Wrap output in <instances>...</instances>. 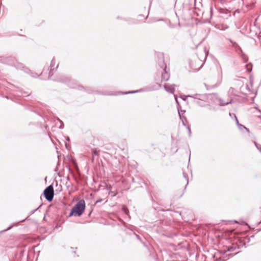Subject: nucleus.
I'll use <instances>...</instances> for the list:
<instances>
[{
	"label": "nucleus",
	"mask_w": 261,
	"mask_h": 261,
	"mask_svg": "<svg viewBox=\"0 0 261 261\" xmlns=\"http://www.w3.org/2000/svg\"><path fill=\"white\" fill-rule=\"evenodd\" d=\"M187 97H192L194 98V102L201 106H205V102H208V100H214L215 102H218L220 106H223L231 103L232 100L227 102H224L222 99L218 98L217 95L214 94H195L194 95H188Z\"/></svg>",
	"instance_id": "nucleus-1"
},
{
	"label": "nucleus",
	"mask_w": 261,
	"mask_h": 261,
	"mask_svg": "<svg viewBox=\"0 0 261 261\" xmlns=\"http://www.w3.org/2000/svg\"><path fill=\"white\" fill-rule=\"evenodd\" d=\"M85 208V202L84 200H80L73 207L69 217L72 216H80L83 214Z\"/></svg>",
	"instance_id": "nucleus-2"
},
{
	"label": "nucleus",
	"mask_w": 261,
	"mask_h": 261,
	"mask_svg": "<svg viewBox=\"0 0 261 261\" xmlns=\"http://www.w3.org/2000/svg\"><path fill=\"white\" fill-rule=\"evenodd\" d=\"M45 198L48 201H52L54 197V188L52 185L48 186L43 192Z\"/></svg>",
	"instance_id": "nucleus-3"
},
{
	"label": "nucleus",
	"mask_w": 261,
	"mask_h": 261,
	"mask_svg": "<svg viewBox=\"0 0 261 261\" xmlns=\"http://www.w3.org/2000/svg\"><path fill=\"white\" fill-rule=\"evenodd\" d=\"M203 64V60L196 58L194 61L190 63V66L194 70H199Z\"/></svg>",
	"instance_id": "nucleus-4"
},
{
	"label": "nucleus",
	"mask_w": 261,
	"mask_h": 261,
	"mask_svg": "<svg viewBox=\"0 0 261 261\" xmlns=\"http://www.w3.org/2000/svg\"><path fill=\"white\" fill-rule=\"evenodd\" d=\"M176 85L175 84H173L168 86L167 84L164 85V88L169 93H173L175 91V88Z\"/></svg>",
	"instance_id": "nucleus-5"
},
{
	"label": "nucleus",
	"mask_w": 261,
	"mask_h": 261,
	"mask_svg": "<svg viewBox=\"0 0 261 261\" xmlns=\"http://www.w3.org/2000/svg\"><path fill=\"white\" fill-rule=\"evenodd\" d=\"M169 77V74L166 71L165 68H163L162 72V81H167Z\"/></svg>",
	"instance_id": "nucleus-6"
},
{
	"label": "nucleus",
	"mask_w": 261,
	"mask_h": 261,
	"mask_svg": "<svg viewBox=\"0 0 261 261\" xmlns=\"http://www.w3.org/2000/svg\"><path fill=\"white\" fill-rule=\"evenodd\" d=\"M61 82H63V83H68V85L69 86L72 88H75V86H72L70 82V80L69 79L68 77H64L63 79H62L61 80H60Z\"/></svg>",
	"instance_id": "nucleus-7"
},
{
	"label": "nucleus",
	"mask_w": 261,
	"mask_h": 261,
	"mask_svg": "<svg viewBox=\"0 0 261 261\" xmlns=\"http://www.w3.org/2000/svg\"><path fill=\"white\" fill-rule=\"evenodd\" d=\"M216 28L220 30H225L228 28V26L226 24H218Z\"/></svg>",
	"instance_id": "nucleus-8"
},
{
	"label": "nucleus",
	"mask_w": 261,
	"mask_h": 261,
	"mask_svg": "<svg viewBox=\"0 0 261 261\" xmlns=\"http://www.w3.org/2000/svg\"><path fill=\"white\" fill-rule=\"evenodd\" d=\"M161 87L160 84H155L153 86V87L151 88L150 90H158Z\"/></svg>",
	"instance_id": "nucleus-9"
},
{
	"label": "nucleus",
	"mask_w": 261,
	"mask_h": 261,
	"mask_svg": "<svg viewBox=\"0 0 261 261\" xmlns=\"http://www.w3.org/2000/svg\"><path fill=\"white\" fill-rule=\"evenodd\" d=\"M217 68L218 71V73L219 74H222V68L219 64H217Z\"/></svg>",
	"instance_id": "nucleus-10"
},
{
	"label": "nucleus",
	"mask_w": 261,
	"mask_h": 261,
	"mask_svg": "<svg viewBox=\"0 0 261 261\" xmlns=\"http://www.w3.org/2000/svg\"><path fill=\"white\" fill-rule=\"evenodd\" d=\"M238 127H239L240 129H241V130H242L243 129H245L247 132H249V129L247 127H246L245 126H244V125H243L241 124L239 125Z\"/></svg>",
	"instance_id": "nucleus-11"
},
{
	"label": "nucleus",
	"mask_w": 261,
	"mask_h": 261,
	"mask_svg": "<svg viewBox=\"0 0 261 261\" xmlns=\"http://www.w3.org/2000/svg\"><path fill=\"white\" fill-rule=\"evenodd\" d=\"M254 144L257 149L261 152V145H258L256 142H254Z\"/></svg>",
	"instance_id": "nucleus-12"
},
{
	"label": "nucleus",
	"mask_w": 261,
	"mask_h": 261,
	"mask_svg": "<svg viewBox=\"0 0 261 261\" xmlns=\"http://www.w3.org/2000/svg\"><path fill=\"white\" fill-rule=\"evenodd\" d=\"M183 176L185 177V178L186 179V180H187V185L186 186V187L189 183L188 175L186 173H185V172H183Z\"/></svg>",
	"instance_id": "nucleus-13"
},
{
	"label": "nucleus",
	"mask_w": 261,
	"mask_h": 261,
	"mask_svg": "<svg viewBox=\"0 0 261 261\" xmlns=\"http://www.w3.org/2000/svg\"><path fill=\"white\" fill-rule=\"evenodd\" d=\"M140 90L139 91H129V92H125L124 93V94H129V93H136V92H138V91H140Z\"/></svg>",
	"instance_id": "nucleus-14"
},
{
	"label": "nucleus",
	"mask_w": 261,
	"mask_h": 261,
	"mask_svg": "<svg viewBox=\"0 0 261 261\" xmlns=\"http://www.w3.org/2000/svg\"><path fill=\"white\" fill-rule=\"evenodd\" d=\"M229 41L232 43L233 46H238V44L235 42L232 41L231 40L229 39Z\"/></svg>",
	"instance_id": "nucleus-15"
},
{
	"label": "nucleus",
	"mask_w": 261,
	"mask_h": 261,
	"mask_svg": "<svg viewBox=\"0 0 261 261\" xmlns=\"http://www.w3.org/2000/svg\"><path fill=\"white\" fill-rule=\"evenodd\" d=\"M234 117H235V119H236V124H237L238 126H239V125L240 124L239 123V121H238V120L237 119V116L235 115H234Z\"/></svg>",
	"instance_id": "nucleus-16"
},
{
	"label": "nucleus",
	"mask_w": 261,
	"mask_h": 261,
	"mask_svg": "<svg viewBox=\"0 0 261 261\" xmlns=\"http://www.w3.org/2000/svg\"><path fill=\"white\" fill-rule=\"evenodd\" d=\"M212 15H213V8L211 7V8H210V16H211V17H212Z\"/></svg>",
	"instance_id": "nucleus-17"
},
{
	"label": "nucleus",
	"mask_w": 261,
	"mask_h": 261,
	"mask_svg": "<svg viewBox=\"0 0 261 261\" xmlns=\"http://www.w3.org/2000/svg\"><path fill=\"white\" fill-rule=\"evenodd\" d=\"M54 59L52 60L51 62V64H50V66H51V68H53L54 66Z\"/></svg>",
	"instance_id": "nucleus-18"
},
{
	"label": "nucleus",
	"mask_w": 261,
	"mask_h": 261,
	"mask_svg": "<svg viewBox=\"0 0 261 261\" xmlns=\"http://www.w3.org/2000/svg\"><path fill=\"white\" fill-rule=\"evenodd\" d=\"M249 66H250V65H246V68H247V70L248 71H251V69H250Z\"/></svg>",
	"instance_id": "nucleus-19"
},
{
	"label": "nucleus",
	"mask_w": 261,
	"mask_h": 261,
	"mask_svg": "<svg viewBox=\"0 0 261 261\" xmlns=\"http://www.w3.org/2000/svg\"><path fill=\"white\" fill-rule=\"evenodd\" d=\"M175 101H176V103H177V105L178 107H179V102H178V100H177V98H176L175 96Z\"/></svg>",
	"instance_id": "nucleus-20"
},
{
	"label": "nucleus",
	"mask_w": 261,
	"mask_h": 261,
	"mask_svg": "<svg viewBox=\"0 0 261 261\" xmlns=\"http://www.w3.org/2000/svg\"><path fill=\"white\" fill-rule=\"evenodd\" d=\"M187 128H188V129L189 135H191V131L190 127L189 126H187Z\"/></svg>",
	"instance_id": "nucleus-21"
},
{
	"label": "nucleus",
	"mask_w": 261,
	"mask_h": 261,
	"mask_svg": "<svg viewBox=\"0 0 261 261\" xmlns=\"http://www.w3.org/2000/svg\"><path fill=\"white\" fill-rule=\"evenodd\" d=\"M187 128H188V129L189 135H191V131L190 127L189 126H187Z\"/></svg>",
	"instance_id": "nucleus-22"
},
{
	"label": "nucleus",
	"mask_w": 261,
	"mask_h": 261,
	"mask_svg": "<svg viewBox=\"0 0 261 261\" xmlns=\"http://www.w3.org/2000/svg\"><path fill=\"white\" fill-rule=\"evenodd\" d=\"M37 209H38V208H36V209H35V210H33V211H32L31 212V214H34V213H35V212L37 210Z\"/></svg>",
	"instance_id": "nucleus-23"
},
{
	"label": "nucleus",
	"mask_w": 261,
	"mask_h": 261,
	"mask_svg": "<svg viewBox=\"0 0 261 261\" xmlns=\"http://www.w3.org/2000/svg\"><path fill=\"white\" fill-rule=\"evenodd\" d=\"M93 153L94 154H96L97 153V151L96 150H94Z\"/></svg>",
	"instance_id": "nucleus-24"
},
{
	"label": "nucleus",
	"mask_w": 261,
	"mask_h": 261,
	"mask_svg": "<svg viewBox=\"0 0 261 261\" xmlns=\"http://www.w3.org/2000/svg\"><path fill=\"white\" fill-rule=\"evenodd\" d=\"M11 227H12V226H10L8 228L4 230L3 231H7V230H9V229H10Z\"/></svg>",
	"instance_id": "nucleus-25"
},
{
	"label": "nucleus",
	"mask_w": 261,
	"mask_h": 261,
	"mask_svg": "<svg viewBox=\"0 0 261 261\" xmlns=\"http://www.w3.org/2000/svg\"><path fill=\"white\" fill-rule=\"evenodd\" d=\"M232 247H231L230 248H229V249H228V250L229 251H231L232 250Z\"/></svg>",
	"instance_id": "nucleus-26"
},
{
	"label": "nucleus",
	"mask_w": 261,
	"mask_h": 261,
	"mask_svg": "<svg viewBox=\"0 0 261 261\" xmlns=\"http://www.w3.org/2000/svg\"><path fill=\"white\" fill-rule=\"evenodd\" d=\"M254 108H255V109H256V110H258L259 111H260V110H258V108H257V107H255Z\"/></svg>",
	"instance_id": "nucleus-27"
},
{
	"label": "nucleus",
	"mask_w": 261,
	"mask_h": 261,
	"mask_svg": "<svg viewBox=\"0 0 261 261\" xmlns=\"http://www.w3.org/2000/svg\"><path fill=\"white\" fill-rule=\"evenodd\" d=\"M124 210L125 213H126V211L125 208H124Z\"/></svg>",
	"instance_id": "nucleus-28"
},
{
	"label": "nucleus",
	"mask_w": 261,
	"mask_h": 261,
	"mask_svg": "<svg viewBox=\"0 0 261 261\" xmlns=\"http://www.w3.org/2000/svg\"><path fill=\"white\" fill-rule=\"evenodd\" d=\"M136 237H137V238L138 239H139V236L136 235Z\"/></svg>",
	"instance_id": "nucleus-29"
},
{
	"label": "nucleus",
	"mask_w": 261,
	"mask_h": 261,
	"mask_svg": "<svg viewBox=\"0 0 261 261\" xmlns=\"http://www.w3.org/2000/svg\"><path fill=\"white\" fill-rule=\"evenodd\" d=\"M162 64H163V67H164V63H163Z\"/></svg>",
	"instance_id": "nucleus-30"
},
{
	"label": "nucleus",
	"mask_w": 261,
	"mask_h": 261,
	"mask_svg": "<svg viewBox=\"0 0 261 261\" xmlns=\"http://www.w3.org/2000/svg\"><path fill=\"white\" fill-rule=\"evenodd\" d=\"M229 115H230V116H232V115L231 114V113H229Z\"/></svg>",
	"instance_id": "nucleus-31"
},
{
	"label": "nucleus",
	"mask_w": 261,
	"mask_h": 261,
	"mask_svg": "<svg viewBox=\"0 0 261 261\" xmlns=\"http://www.w3.org/2000/svg\"><path fill=\"white\" fill-rule=\"evenodd\" d=\"M229 115H230V116H232V115L231 114V113H229Z\"/></svg>",
	"instance_id": "nucleus-32"
},
{
	"label": "nucleus",
	"mask_w": 261,
	"mask_h": 261,
	"mask_svg": "<svg viewBox=\"0 0 261 261\" xmlns=\"http://www.w3.org/2000/svg\"><path fill=\"white\" fill-rule=\"evenodd\" d=\"M177 0H175V2H176Z\"/></svg>",
	"instance_id": "nucleus-33"
}]
</instances>
